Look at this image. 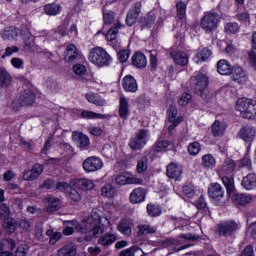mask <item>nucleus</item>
Masks as SVG:
<instances>
[{
	"instance_id": "f257e3e1",
	"label": "nucleus",
	"mask_w": 256,
	"mask_h": 256,
	"mask_svg": "<svg viewBox=\"0 0 256 256\" xmlns=\"http://www.w3.org/2000/svg\"><path fill=\"white\" fill-rule=\"evenodd\" d=\"M180 239H184V241H199V235L196 234H180L177 239L168 238L163 241L162 245L165 249H168L170 253H179V251H183V249H189L193 244L183 245V242Z\"/></svg>"
},
{
	"instance_id": "f03ea898",
	"label": "nucleus",
	"mask_w": 256,
	"mask_h": 256,
	"mask_svg": "<svg viewBox=\"0 0 256 256\" xmlns=\"http://www.w3.org/2000/svg\"><path fill=\"white\" fill-rule=\"evenodd\" d=\"M190 87L192 91H194L196 95H200L206 103L211 101V96L207 97V94H205V89L209 87V78L205 74L199 73L192 77L190 79Z\"/></svg>"
},
{
	"instance_id": "7ed1b4c3",
	"label": "nucleus",
	"mask_w": 256,
	"mask_h": 256,
	"mask_svg": "<svg viewBox=\"0 0 256 256\" xmlns=\"http://www.w3.org/2000/svg\"><path fill=\"white\" fill-rule=\"evenodd\" d=\"M236 111L243 119L256 120V101L249 98H240L236 102Z\"/></svg>"
},
{
	"instance_id": "20e7f679",
	"label": "nucleus",
	"mask_w": 256,
	"mask_h": 256,
	"mask_svg": "<svg viewBox=\"0 0 256 256\" xmlns=\"http://www.w3.org/2000/svg\"><path fill=\"white\" fill-rule=\"evenodd\" d=\"M93 219L88 218L87 220H83L80 223H76L74 225L75 231L78 233H91L95 238L101 237L105 233V225L104 224H94L91 225Z\"/></svg>"
},
{
	"instance_id": "39448f33",
	"label": "nucleus",
	"mask_w": 256,
	"mask_h": 256,
	"mask_svg": "<svg viewBox=\"0 0 256 256\" xmlns=\"http://www.w3.org/2000/svg\"><path fill=\"white\" fill-rule=\"evenodd\" d=\"M88 59L91 63L97 65V67H109L112 61L109 53L101 47L92 49L89 53Z\"/></svg>"
},
{
	"instance_id": "423d86ee",
	"label": "nucleus",
	"mask_w": 256,
	"mask_h": 256,
	"mask_svg": "<svg viewBox=\"0 0 256 256\" xmlns=\"http://www.w3.org/2000/svg\"><path fill=\"white\" fill-rule=\"evenodd\" d=\"M221 23V15L217 12L206 13L200 21V27L205 33H213Z\"/></svg>"
},
{
	"instance_id": "0eeeda50",
	"label": "nucleus",
	"mask_w": 256,
	"mask_h": 256,
	"mask_svg": "<svg viewBox=\"0 0 256 256\" xmlns=\"http://www.w3.org/2000/svg\"><path fill=\"white\" fill-rule=\"evenodd\" d=\"M150 137L149 130L140 129L132 138H130L128 145L132 151H141V149H143L149 142Z\"/></svg>"
},
{
	"instance_id": "6e6552de",
	"label": "nucleus",
	"mask_w": 256,
	"mask_h": 256,
	"mask_svg": "<svg viewBox=\"0 0 256 256\" xmlns=\"http://www.w3.org/2000/svg\"><path fill=\"white\" fill-rule=\"evenodd\" d=\"M123 27L121 21L117 20L116 23L113 24L112 27L105 34V39L107 41V45L113 47L115 51L119 50L121 44L119 43V29Z\"/></svg>"
},
{
	"instance_id": "1a4fd4ad",
	"label": "nucleus",
	"mask_w": 256,
	"mask_h": 256,
	"mask_svg": "<svg viewBox=\"0 0 256 256\" xmlns=\"http://www.w3.org/2000/svg\"><path fill=\"white\" fill-rule=\"evenodd\" d=\"M33 103H35V93L31 90H24L18 99L12 101L11 107L14 111H19L20 107H30Z\"/></svg>"
},
{
	"instance_id": "9d476101",
	"label": "nucleus",
	"mask_w": 256,
	"mask_h": 256,
	"mask_svg": "<svg viewBox=\"0 0 256 256\" xmlns=\"http://www.w3.org/2000/svg\"><path fill=\"white\" fill-rule=\"evenodd\" d=\"M237 231H239V224L233 220L221 222L217 227V233L220 237H231Z\"/></svg>"
},
{
	"instance_id": "9b49d317",
	"label": "nucleus",
	"mask_w": 256,
	"mask_h": 256,
	"mask_svg": "<svg viewBox=\"0 0 256 256\" xmlns=\"http://www.w3.org/2000/svg\"><path fill=\"white\" fill-rule=\"evenodd\" d=\"M9 215H11V209L7 204H1L0 205V217L1 219H4V223L6 224L7 229L10 233H14L15 229H17V223L13 218H10Z\"/></svg>"
},
{
	"instance_id": "f8f14e48",
	"label": "nucleus",
	"mask_w": 256,
	"mask_h": 256,
	"mask_svg": "<svg viewBox=\"0 0 256 256\" xmlns=\"http://www.w3.org/2000/svg\"><path fill=\"white\" fill-rule=\"evenodd\" d=\"M168 115V131L171 133L175 127H178V125H181L183 123V116H177L178 111H177V106L171 105L167 111Z\"/></svg>"
},
{
	"instance_id": "ddd939ff",
	"label": "nucleus",
	"mask_w": 256,
	"mask_h": 256,
	"mask_svg": "<svg viewBox=\"0 0 256 256\" xmlns=\"http://www.w3.org/2000/svg\"><path fill=\"white\" fill-rule=\"evenodd\" d=\"M83 169L86 173H94V171H99L103 168V160L96 156H91L83 161Z\"/></svg>"
},
{
	"instance_id": "4468645a",
	"label": "nucleus",
	"mask_w": 256,
	"mask_h": 256,
	"mask_svg": "<svg viewBox=\"0 0 256 256\" xmlns=\"http://www.w3.org/2000/svg\"><path fill=\"white\" fill-rule=\"evenodd\" d=\"M141 7V2H136L127 12L126 25H128V27H133V25L137 23V19H139V15H141Z\"/></svg>"
},
{
	"instance_id": "2eb2a0df",
	"label": "nucleus",
	"mask_w": 256,
	"mask_h": 256,
	"mask_svg": "<svg viewBox=\"0 0 256 256\" xmlns=\"http://www.w3.org/2000/svg\"><path fill=\"white\" fill-rule=\"evenodd\" d=\"M45 167L41 164H34L31 170H26L23 173L24 181H35V179H39L43 174Z\"/></svg>"
},
{
	"instance_id": "dca6fc26",
	"label": "nucleus",
	"mask_w": 256,
	"mask_h": 256,
	"mask_svg": "<svg viewBox=\"0 0 256 256\" xmlns=\"http://www.w3.org/2000/svg\"><path fill=\"white\" fill-rule=\"evenodd\" d=\"M208 195L210 199H213L216 203H219L225 195L223 187L219 183H212L208 188Z\"/></svg>"
},
{
	"instance_id": "f3484780",
	"label": "nucleus",
	"mask_w": 256,
	"mask_h": 256,
	"mask_svg": "<svg viewBox=\"0 0 256 256\" xmlns=\"http://www.w3.org/2000/svg\"><path fill=\"white\" fill-rule=\"evenodd\" d=\"M117 231L125 237H131L133 235V220L129 218H123L117 225Z\"/></svg>"
},
{
	"instance_id": "a211bd4d",
	"label": "nucleus",
	"mask_w": 256,
	"mask_h": 256,
	"mask_svg": "<svg viewBox=\"0 0 256 256\" xmlns=\"http://www.w3.org/2000/svg\"><path fill=\"white\" fill-rule=\"evenodd\" d=\"M115 181L117 185H141L143 184V179L129 176L128 174H119Z\"/></svg>"
},
{
	"instance_id": "6ab92c4d",
	"label": "nucleus",
	"mask_w": 256,
	"mask_h": 256,
	"mask_svg": "<svg viewBox=\"0 0 256 256\" xmlns=\"http://www.w3.org/2000/svg\"><path fill=\"white\" fill-rule=\"evenodd\" d=\"M157 233V226L149 223H141L136 228L137 237H147V235H155Z\"/></svg>"
},
{
	"instance_id": "aec40b11",
	"label": "nucleus",
	"mask_w": 256,
	"mask_h": 256,
	"mask_svg": "<svg viewBox=\"0 0 256 256\" xmlns=\"http://www.w3.org/2000/svg\"><path fill=\"white\" fill-rule=\"evenodd\" d=\"M72 139L82 151H85V149L91 145L89 137L81 132H73Z\"/></svg>"
},
{
	"instance_id": "412c9836",
	"label": "nucleus",
	"mask_w": 256,
	"mask_h": 256,
	"mask_svg": "<svg viewBox=\"0 0 256 256\" xmlns=\"http://www.w3.org/2000/svg\"><path fill=\"white\" fill-rule=\"evenodd\" d=\"M256 129L253 126H244L238 132L240 139L246 143H251L255 139Z\"/></svg>"
},
{
	"instance_id": "4be33fe9",
	"label": "nucleus",
	"mask_w": 256,
	"mask_h": 256,
	"mask_svg": "<svg viewBox=\"0 0 256 256\" xmlns=\"http://www.w3.org/2000/svg\"><path fill=\"white\" fill-rule=\"evenodd\" d=\"M118 114L120 119L127 121L129 119V115H131V110L129 109V100L124 96L119 99V109Z\"/></svg>"
},
{
	"instance_id": "5701e85b",
	"label": "nucleus",
	"mask_w": 256,
	"mask_h": 256,
	"mask_svg": "<svg viewBox=\"0 0 256 256\" xmlns=\"http://www.w3.org/2000/svg\"><path fill=\"white\" fill-rule=\"evenodd\" d=\"M79 57H81V55L79 54V50H77V46L74 44L68 45L64 52V61L66 63H73L77 61Z\"/></svg>"
},
{
	"instance_id": "b1692460",
	"label": "nucleus",
	"mask_w": 256,
	"mask_h": 256,
	"mask_svg": "<svg viewBox=\"0 0 256 256\" xmlns=\"http://www.w3.org/2000/svg\"><path fill=\"white\" fill-rule=\"evenodd\" d=\"M230 75H232L233 81L239 83L240 85L247 83V73L239 66H234Z\"/></svg>"
},
{
	"instance_id": "393cba45",
	"label": "nucleus",
	"mask_w": 256,
	"mask_h": 256,
	"mask_svg": "<svg viewBox=\"0 0 256 256\" xmlns=\"http://www.w3.org/2000/svg\"><path fill=\"white\" fill-rule=\"evenodd\" d=\"M145 189L138 187L135 188L129 196L130 199V203H132L133 205H137V203H143V201H145Z\"/></svg>"
},
{
	"instance_id": "a878e982",
	"label": "nucleus",
	"mask_w": 256,
	"mask_h": 256,
	"mask_svg": "<svg viewBox=\"0 0 256 256\" xmlns=\"http://www.w3.org/2000/svg\"><path fill=\"white\" fill-rule=\"evenodd\" d=\"M122 87L128 93H136V91L139 89V86L137 85V80H135L133 76L124 77Z\"/></svg>"
},
{
	"instance_id": "bb28decb",
	"label": "nucleus",
	"mask_w": 256,
	"mask_h": 256,
	"mask_svg": "<svg viewBox=\"0 0 256 256\" xmlns=\"http://www.w3.org/2000/svg\"><path fill=\"white\" fill-rule=\"evenodd\" d=\"M166 175L169 179H179L183 175V169L172 162L167 166Z\"/></svg>"
},
{
	"instance_id": "cd10ccee",
	"label": "nucleus",
	"mask_w": 256,
	"mask_h": 256,
	"mask_svg": "<svg viewBox=\"0 0 256 256\" xmlns=\"http://www.w3.org/2000/svg\"><path fill=\"white\" fill-rule=\"evenodd\" d=\"M47 213H55L61 208V200L55 197H48L45 199Z\"/></svg>"
},
{
	"instance_id": "c85d7f7f",
	"label": "nucleus",
	"mask_w": 256,
	"mask_h": 256,
	"mask_svg": "<svg viewBox=\"0 0 256 256\" xmlns=\"http://www.w3.org/2000/svg\"><path fill=\"white\" fill-rule=\"evenodd\" d=\"M132 65L137 69H145L147 67V57L142 52H136L132 56Z\"/></svg>"
},
{
	"instance_id": "c756f323",
	"label": "nucleus",
	"mask_w": 256,
	"mask_h": 256,
	"mask_svg": "<svg viewBox=\"0 0 256 256\" xmlns=\"http://www.w3.org/2000/svg\"><path fill=\"white\" fill-rule=\"evenodd\" d=\"M170 55L173 61L176 63V65H181L182 67H185V65L189 63V56H187L185 52L172 51Z\"/></svg>"
},
{
	"instance_id": "7c9ffc66",
	"label": "nucleus",
	"mask_w": 256,
	"mask_h": 256,
	"mask_svg": "<svg viewBox=\"0 0 256 256\" xmlns=\"http://www.w3.org/2000/svg\"><path fill=\"white\" fill-rule=\"evenodd\" d=\"M242 187L246 189V191H252V189L256 188V173H249L242 179L241 182Z\"/></svg>"
},
{
	"instance_id": "2f4dec72",
	"label": "nucleus",
	"mask_w": 256,
	"mask_h": 256,
	"mask_svg": "<svg viewBox=\"0 0 256 256\" xmlns=\"http://www.w3.org/2000/svg\"><path fill=\"white\" fill-rule=\"evenodd\" d=\"M115 241H117V235L111 232L105 233L98 239V243L102 245V247H111Z\"/></svg>"
},
{
	"instance_id": "473e14b6",
	"label": "nucleus",
	"mask_w": 256,
	"mask_h": 256,
	"mask_svg": "<svg viewBox=\"0 0 256 256\" xmlns=\"http://www.w3.org/2000/svg\"><path fill=\"white\" fill-rule=\"evenodd\" d=\"M86 99L88 103H92L93 105H96L97 107H103L106 105L105 99L101 98L99 94H95L93 92L86 94Z\"/></svg>"
},
{
	"instance_id": "72a5a7b5",
	"label": "nucleus",
	"mask_w": 256,
	"mask_h": 256,
	"mask_svg": "<svg viewBox=\"0 0 256 256\" xmlns=\"http://www.w3.org/2000/svg\"><path fill=\"white\" fill-rule=\"evenodd\" d=\"M217 71L220 75H230L233 71L231 63L227 60H220L217 63Z\"/></svg>"
},
{
	"instance_id": "f704fd0d",
	"label": "nucleus",
	"mask_w": 256,
	"mask_h": 256,
	"mask_svg": "<svg viewBox=\"0 0 256 256\" xmlns=\"http://www.w3.org/2000/svg\"><path fill=\"white\" fill-rule=\"evenodd\" d=\"M61 5L56 3L46 4L44 6V13L46 15H49L50 17H53L55 15H59L61 13Z\"/></svg>"
},
{
	"instance_id": "c9c22d12",
	"label": "nucleus",
	"mask_w": 256,
	"mask_h": 256,
	"mask_svg": "<svg viewBox=\"0 0 256 256\" xmlns=\"http://www.w3.org/2000/svg\"><path fill=\"white\" fill-rule=\"evenodd\" d=\"M155 14L153 12L148 13L146 16L140 19V26L142 29H149L155 23Z\"/></svg>"
},
{
	"instance_id": "e433bc0d",
	"label": "nucleus",
	"mask_w": 256,
	"mask_h": 256,
	"mask_svg": "<svg viewBox=\"0 0 256 256\" xmlns=\"http://www.w3.org/2000/svg\"><path fill=\"white\" fill-rule=\"evenodd\" d=\"M225 124H223L221 121L216 120L213 124H212V134L214 137H223V135L225 134Z\"/></svg>"
},
{
	"instance_id": "4c0bfd02",
	"label": "nucleus",
	"mask_w": 256,
	"mask_h": 256,
	"mask_svg": "<svg viewBox=\"0 0 256 256\" xmlns=\"http://www.w3.org/2000/svg\"><path fill=\"white\" fill-rule=\"evenodd\" d=\"M76 187L80 188L81 191H91L95 187V184L87 178H81L76 181Z\"/></svg>"
},
{
	"instance_id": "58836bf2",
	"label": "nucleus",
	"mask_w": 256,
	"mask_h": 256,
	"mask_svg": "<svg viewBox=\"0 0 256 256\" xmlns=\"http://www.w3.org/2000/svg\"><path fill=\"white\" fill-rule=\"evenodd\" d=\"M211 51L209 48H203L201 51H199L196 56L194 57L195 63H205L209 57H211Z\"/></svg>"
},
{
	"instance_id": "ea45409f",
	"label": "nucleus",
	"mask_w": 256,
	"mask_h": 256,
	"mask_svg": "<svg viewBox=\"0 0 256 256\" xmlns=\"http://www.w3.org/2000/svg\"><path fill=\"white\" fill-rule=\"evenodd\" d=\"M109 5L103 7V19L105 25H111L115 21V12L109 10Z\"/></svg>"
},
{
	"instance_id": "a19ab883",
	"label": "nucleus",
	"mask_w": 256,
	"mask_h": 256,
	"mask_svg": "<svg viewBox=\"0 0 256 256\" xmlns=\"http://www.w3.org/2000/svg\"><path fill=\"white\" fill-rule=\"evenodd\" d=\"M236 168L237 163H235V161L231 160L230 158L224 160L222 165V171L226 173V175H230V173H233Z\"/></svg>"
},
{
	"instance_id": "79ce46f5",
	"label": "nucleus",
	"mask_w": 256,
	"mask_h": 256,
	"mask_svg": "<svg viewBox=\"0 0 256 256\" xmlns=\"http://www.w3.org/2000/svg\"><path fill=\"white\" fill-rule=\"evenodd\" d=\"M216 164L217 161L211 154H205L202 156V167H205L206 169H213Z\"/></svg>"
},
{
	"instance_id": "37998d69",
	"label": "nucleus",
	"mask_w": 256,
	"mask_h": 256,
	"mask_svg": "<svg viewBox=\"0 0 256 256\" xmlns=\"http://www.w3.org/2000/svg\"><path fill=\"white\" fill-rule=\"evenodd\" d=\"M222 183L224 187H226L227 195H231L235 192V182L233 181V178L223 176Z\"/></svg>"
},
{
	"instance_id": "c03bdc74",
	"label": "nucleus",
	"mask_w": 256,
	"mask_h": 256,
	"mask_svg": "<svg viewBox=\"0 0 256 256\" xmlns=\"http://www.w3.org/2000/svg\"><path fill=\"white\" fill-rule=\"evenodd\" d=\"M81 118L82 119H107V116L105 114H99L93 111L83 110L81 112Z\"/></svg>"
},
{
	"instance_id": "a18cd8bd",
	"label": "nucleus",
	"mask_w": 256,
	"mask_h": 256,
	"mask_svg": "<svg viewBox=\"0 0 256 256\" xmlns=\"http://www.w3.org/2000/svg\"><path fill=\"white\" fill-rule=\"evenodd\" d=\"M11 74L7 72L6 70L0 69V85L2 87H9L11 85L12 81Z\"/></svg>"
},
{
	"instance_id": "49530a36",
	"label": "nucleus",
	"mask_w": 256,
	"mask_h": 256,
	"mask_svg": "<svg viewBox=\"0 0 256 256\" xmlns=\"http://www.w3.org/2000/svg\"><path fill=\"white\" fill-rule=\"evenodd\" d=\"M169 145H171L170 141L161 140V141H157L154 144L152 149H153L154 153H163V151H165L167 149V147H169Z\"/></svg>"
},
{
	"instance_id": "de8ad7c7",
	"label": "nucleus",
	"mask_w": 256,
	"mask_h": 256,
	"mask_svg": "<svg viewBox=\"0 0 256 256\" xmlns=\"http://www.w3.org/2000/svg\"><path fill=\"white\" fill-rule=\"evenodd\" d=\"M189 155L197 157L201 152V144L198 141L192 142L187 147Z\"/></svg>"
},
{
	"instance_id": "09e8293b",
	"label": "nucleus",
	"mask_w": 256,
	"mask_h": 256,
	"mask_svg": "<svg viewBox=\"0 0 256 256\" xmlns=\"http://www.w3.org/2000/svg\"><path fill=\"white\" fill-rule=\"evenodd\" d=\"M148 163H149V158H147V156L140 157L137 162V168H136L137 173H145L148 167Z\"/></svg>"
},
{
	"instance_id": "8fccbe9b",
	"label": "nucleus",
	"mask_w": 256,
	"mask_h": 256,
	"mask_svg": "<svg viewBox=\"0 0 256 256\" xmlns=\"http://www.w3.org/2000/svg\"><path fill=\"white\" fill-rule=\"evenodd\" d=\"M239 29L240 27L237 22L227 23L224 27V31L227 35H235L236 33H239Z\"/></svg>"
},
{
	"instance_id": "3c124183",
	"label": "nucleus",
	"mask_w": 256,
	"mask_h": 256,
	"mask_svg": "<svg viewBox=\"0 0 256 256\" xmlns=\"http://www.w3.org/2000/svg\"><path fill=\"white\" fill-rule=\"evenodd\" d=\"M77 250L73 246H64L58 250V256H75Z\"/></svg>"
},
{
	"instance_id": "603ef678",
	"label": "nucleus",
	"mask_w": 256,
	"mask_h": 256,
	"mask_svg": "<svg viewBox=\"0 0 256 256\" xmlns=\"http://www.w3.org/2000/svg\"><path fill=\"white\" fill-rule=\"evenodd\" d=\"M253 200V196L249 194H237L236 195V201L238 205H249V203Z\"/></svg>"
},
{
	"instance_id": "864d4df0",
	"label": "nucleus",
	"mask_w": 256,
	"mask_h": 256,
	"mask_svg": "<svg viewBox=\"0 0 256 256\" xmlns=\"http://www.w3.org/2000/svg\"><path fill=\"white\" fill-rule=\"evenodd\" d=\"M176 9L177 17H179V19H184L185 15H187V4L183 1H179L176 4Z\"/></svg>"
},
{
	"instance_id": "5fc2aeb1",
	"label": "nucleus",
	"mask_w": 256,
	"mask_h": 256,
	"mask_svg": "<svg viewBox=\"0 0 256 256\" xmlns=\"http://www.w3.org/2000/svg\"><path fill=\"white\" fill-rule=\"evenodd\" d=\"M147 213L149 217H159L161 215V208L154 204H148Z\"/></svg>"
},
{
	"instance_id": "6e6d98bb",
	"label": "nucleus",
	"mask_w": 256,
	"mask_h": 256,
	"mask_svg": "<svg viewBox=\"0 0 256 256\" xmlns=\"http://www.w3.org/2000/svg\"><path fill=\"white\" fill-rule=\"evenodd\" d=\"M24 51L26 53H31V51H35V38L33 36L28 37L25 40Z\"/></svg>"
},
{
	"instance_id": "4d7b16f0",
	"label": "nucleus",
	"mask_w": 256,
	"mask_h": 256,
	"mask_svg": "<svg viewBox=\"0 0 256 256\" xmlns=\"http://www.w3.org/2000/svg\"><path fill=\"white\" fill-rule=\"evenodd\" d=\"M102 195L103 197H113L115 195V188L111 184H105L102 187Z\"/></svg>"
},
{
	"instance_id": "13d9d810",
	"label": "nucleus",
	"mask_w": 256,
	"mask_h": 256,
	"mask_svg": "<svg viewBox=\"0 0 256 256\" xmlns=\"http://www.w3.org/2000/svg\"><path fill=\"white\" fill-rule=\"evenodd\" d=\"M191 99H192V96L191 94L189 93H183L179 99H178V104L181 106V107H185L187 105H189V103H191Z\"/></svg>"
},
{
	"instance_id": "bf43d9fd",
	"label": "nucleus",
	"mask_w": 256,
	"mask_h": 256,
	"mask_svg": "<svg viewBox=\"0 0 256 256\" xmlns=\"http://www.w3.org/2000/svg\"><path fill=\"white\" fill-rule=\"evenodd\" d=\"M68 195L72 201H75L76 203L81 201V193L77 191V189L70 186L68 190Z\"/></svg>"
},
{
	"instance_id": "052dcab7",
	"label": "nucleus",
	"mask_w": 256,
	"mask_h": 256,
	"mask_svg": "<svg viewBox=\"0 0 256 256\" xmlns=\"http://www.w3.org/2000/svg\"><path fill=\"white\" fill-rule=\"evenodd\" d=\"M236 19L237 21H240V23H244L245 25H247V23H249L250 21L249 12L247 11L238 12L236 14Z\"/></svg>"
},
{
	"instance_id": "680f3d73",
	"label": "nucleus",
	"mask_w": 256,
	"mask_h": 256,
	"mask_svg": "<svg viewBox=\"0 0 256 256\" xmlns=\"http://www.w3.org/2000/svg\"><path fill=\"white\" fill-rule=\"evenodd\" d=\"M73 71L75 75H78V77H83V75L87 73V67L83 64H76L73 66Z\"/></svg>"
},
{
	"instance_id": "e2e57ef3",
	"label": "nucleus",
	"mask_w": 256,
	"mask_h": 256,
	"mask_svg": "<svg viewBox=\"0 0 256 256\" xmlns=\"http://www.w3.org/2000/svg\"><path fill=\"white\" fill-rule=\"evenodd\" d=\"M182 191L184 193V195H186V197H189L191 199V197L195 196V189L193 188V185L191 184H186L183 186Z\"/></svg>"
},
{
	"instance_id": "0e129e2a",
	"label": "nucleus",
	"mask_w": 256,
	"mask_h": 256,
	"mask_svg": "<svg viewBox=\"0 0 256 256\" xmlns=\"http://www.w3.org/2000/svg\"><path fill=\"white\" fill-rule=\"evenodd\" d=\"M2 39H4V40L15 39V30L13 28H6L2 32Z\"/></svg>"
},
{
	"instance_id": "69168bd1",
	"label": "nucleus",
	"mask_w": 256,
	"mask_h": 256,
	"mask_svg": "<svg viewBox=\"0 0 256 256\" xmlns=\"http://www.w3.org/2000/svg\"><path fill=\"white\" fill-rule=\"evenodd\" d=\"M131 52L129 50H121L118 52V59L121 63H127Z\"/></svg>"
},
{
	"instance_id": "338daca9",
	"label": "nucleus",
	"mask_w": 256,
	"mask_h": 256,
	"mask_svg": "<svg viewBox=\"0 0 256 256\" xmlns=\"http://www.w3.org/2000/svg\"><path fill=\"white\" fill-rule=\"evenodd\" d=\"M241 167H247V169H252L251 166V157H249V154H246L241 160H240Z\"/></svg>"
},
{
	"instance_id": "774afa93",
	"label": "nucleus",
	"mask_w": 256,
	"mask_h": 256,
	"mask_svg": "<svg viewBox=\"0 0 256 256\" xmlns=\"http://www.w3.org/2000/svg\"><path fill=\"white\" fill-rule=\"evenodd\" d=\"M248 57H249L250 65H252V67H254L256 69V52H255V50L251 49L248 52Z\"/></svg>"
}]
</instances>
